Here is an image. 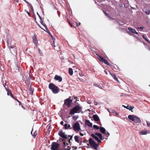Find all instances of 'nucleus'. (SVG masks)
Masks as SVG:
<instances>
[{
  "label": "nucleus",
  "instance_id": "13",
  "mask_svg": "<svg viewBox=\"0 0 150 150\" xmlns=\"http://www.w3.org/2000/svg\"><path fill=\"white\" fill-rule=\"evenodd\" d=\"M85 124L86 125L89 127H92L93 125L92 123L89 120H86Z\"/></svg>",
  "mask_w": 150,
  "mask_h": 150
},
{
  "label": "nucleus",
  "instance_id": "29",
  "mask_svg": "<svg viewBox=\"0 0 150 150\" xmlns=\"http://www.w3.org/2000/svg\"><path fill=\"white\" fill-rule=\"evenodd\" d=\"M93 128L94 129H96L97 130L100 129V127L98 126L95 125H93Z\"/></svg>",
  "mask_w": 150,
  "mask_h": 150
},
{
  "label": "nucleus",
  "instance_id": "4",
  "mask_svg": "<svg viewBox=\"0 0 150 150\" xmlns=\"http://www.w3.org/2000/svg\"><path fill=\"white\" fill-rule=\"evenodd\" d=\"M60 145L56 142H53L51 146V149L52 150H61L59 149Z\"/></svg>",
  "mask_w": 150,
  "mask_h": 150
},
{
  "label": "nucleus",
  "instance_id": "24",
  "mask_svg": "<svg viewBox=\"0 0 150 150\" xmlns=\"http://www.w3.org/2000/svg\"><path fill=\"white\" fill-rule=\"evenodd\" d=\"M142 38L145 40L147 41L150 44V41L146 37L145 35H142Z\"/></svg>",
  "mask_w": 150,
  "mask_h": 150
},
{
  "label": "nucleus",
  "instance_id": "43",
  "mask_svg": "<svg viewBox=\"0 0 150 150\" xmlns=\"http://www.w3.org/2000/svg\"><path fill=\"white\" fill-rule=\"evenodd\" d=\"M37 15H38V17H39L40 20H41V18H41V16H40L39 15V14H38V12H37Z\"/></svg>",
  "mask_w": 150,
  "mask_h": 150
},
{
  "label": "nucleus",
  "instance_id": "55",
  "mask_svg": "<svg viewBox=\"0 0 150 150\" xmlns=\"http://www.w3.org/2000/svg\"><path fill=\"white\" fill-rule=\"evenodd\" d=\"M21 105V107H22V108H23V109H25V107H24V106H23V105H22V104H21V105Z\"/></svg>",
  "mask_w": 150,
  "mask_h": 150
},
{
  "label": "nucleus",
  "instance_id": "38",
  "mask_svg": "<svg viewBox=\"0 0 150 150\" xmlns=\"http://www.w3.org/2000/svg\"><path fill=\"white\" fill-rule=\"evenodd\" d=\"M9 92L10 93V94L11 97L12 98H13L14 99V98H14V96H13V94L12 93L11 91H9Z\"/></svg>",
  "mask_w": 150,
  "mask_h": 150
},
{
  "label": "nucleus",
  "instance_id": "30",
  "mask_svg": "<svg viewBox=\"0 0 150 150\" xmlns=\"http://www.w3.org/2000/svg\"><path fill=\"white\" fill-rule=\"evenodd\" d=\"M78 117V115L74 116L73 117L72 119L73 120H76Z\"/></svg>",
  "mask_w": 150,
  "mask_h": 150
},
{
  "label": "nucleus",
  "instance_id": "39",
  "mask_svg": "<svg viewBox=\"0 0 150 150\" xmlns=\"http://www.w3.org/2000/svg\"><path fill=\"white\" fill-rule=\"evenodd\" d=\"M29 90H30V92H31V93H32V95L33 94V89H32L31 88H30Z\"/></svg>",
  "mask_w": 150,
  "mask_h": 150
},
{
  "label": "nucleus",
  "instance_id": "58",
  "mask_svg": "<svg viewBox=\"0 0 150 150\" xmlns=\"http://www.w3.org/2000/svg\"><path fill=\"white\" fill-rule=\"evenodd\" d=\"M87 103L89 104H91V102L89 101H87Z\"/></svg>",
  "mask_w": 150,
  "mask_h": 150
},
{
  "label": "nucleus",
  "instance_id": "10",
  "mask_svg": "<svg viewBox=\"0 0 150 150\" xmlns=\"http://www.w3.org/2000/svg\"><path fill=\"white\" fill-rule=\"evenodd\" d=\"M128 29L129 30L128 32V33L129 35H130V33H131L139 35L138 33L136 32V30L132 28L131 27H129L128 28Z\"/></svg>",
  "mask_w": 150,
  "mask_h": 150
},
{
  "label": "nucleus",
  "instance_id": "60",
  "mask_svg": "<svg viewBox=\"0 0 150 150\" xmlns=\"http://www.w3.org/2000/svg\"><path fill=\"white\" fill-rule=\"evenodd\" d=\"M84 142V143H87L88 142V140H86L84 142Z\"/></svg>",
  "mask_w": 150,
  "mask_h": 150
},
{
  "label": "nucleus",
  "instance_id": "44",
  "mask_svg": "<svg viewBox=\"0 0 150 150\" xmlns=\"http://www.w3.org/2000/svg\"><path fill=\"white\" fill-rule=\"evenodd\" d=\"M114 78L115 81H117V82H118V79L116 77V76H115V77H114Z\"/></svg>",
  "mask_w": 150,
  "mask_h": 150
},
{
  "label": "nucleus",
  "instance_id": "26",
  "mask_svg": "<svg viewBox=\"0 0 150 150\" xmlns=\"http://www.w3.org/2000/svg\"><path fill=\"white\" fill-rule=\"evenodd\" d=\"M102 62L110 66V64L105 59H104Z\"/></svg>",
  "mask_w": 150,
  "mask_h": 150
},
{
  "label": "nucleus",
  "instance_id": "37",
  "mask_svg": "<svg viewBox=\"0 0 150 150\" xmlns=\"http://www.w3.org/2000/svg\"><path fill=\"white\" fill-rule=\"evenodd\" d=\"M109 73L113 77H115L116 76L115 74L111 73L110 72H109Z\"/></svg>",
  "mask_w": 150,
  "mask_h": 150
},
{
  "label": "nucleus",
  "instance_id": "5",
  "mask_svg": "<svg viewBox=\"0 0 150 150\" xmlns=\"http://www.w3.org/2000/svg\"><path fill=\"white\" fill-rule=\"evenodd\" d=\"M80 110V107L79 105H76L70 111V114L73 115L75 113H77Z\"/></svg>",
  "mask_w": 150,
  "mask_h": 150
},
{
  "label": "nucleus",
  "instance_id": "51",
  "mask_svg": "<svg viewBox=\"0 0 150 150\" xmlns=\"http://www.w3.org/2000/svg\"><path fill=\"white\" fill-rule=\"evenodd\" d=\"M25 11L28 14L29 16L30 15V13L29 12H28V11H26V10H25Z\"/></svg>",
  "mask_w": 150,
  "mask_h": 150
},
{
  "label": "nucleus",
  "instance_id": "59",
  "mask_svg": "<svg viewBox=\"0 0 150 150\" xmlns=\"http://www.w3.org/2000/svg\"><path fill=\"white\" fill-rule=\"evenodd\" d=\"M68 60L69 62L70 63H71V64H73V63L71 61H70V60L68 59Z\"/></svg>",
  "mask_w": 150,
  "mask_h": 150
},
{
  "label": "nucleus",
  "instance_id": "3",
  "mask_svg": "<svg viewBox=\"0 0 150 150\" xmlns=\"http://www.w3.org/2000/svg\"><path fill=\"white\" fill-rule=\"evenodd\" d=\"M89 143L92 147L94 149L97 150L98 147L99 146V144H97L91 138H89L88 140Z\"/></svg>",
  "mask_w": 150,
  "mask_h": 150
},
{
  "label": "nucleus",
  "instance_id": "48",
  "mask_svg": "<svg viewBox=\"0 0 150 150\" xmlns=\"http://www.w3.org/2000/svg\"><path fill=\"white\" fill-rule=\"evenodd\" d=\"M40 20V23H41V24L42 25V24L43 23H43V21H42V18H41V20Z\"/></svg>",
  "mask_w": 150,
  "mask_h": 150
},
{
  "label": "nucleus",
  "instance_id": "45",
  "mask_svg": "<svg viewBox=\"0 0 150 150\" xmlns=\"http://www.w3.org/2000/svg\"><path fill=\"white\" fill-rule=\"evenodd\" d=\"M95 85L97 86V87H98L99 88H100L101 89H102V88H101L100 87V85H98V84H96Z\"/></svg>",
  "mask_w": 150,
  "mask_h": 150
},
{
  "label": "nucleus",
  "instance_id": "6",
  "mask_svg": "<svg viewBox=\"0 0 150 150\" xmlns=\"http://www.w3.org/2000/svg\"><path fill=\"white\" fill-rule=\"evenodd\" d=\"M73 128L75 132L79 131L81 129V128L79 123L76 122L73 125Z\"/></svg>",
  "mask_w": 150,
  "mask_h": 150
},
{
  "label": "nucleus",
  "instance_id": "23",
  "mask_svg": "<svg viewBox=\"0 0 150 150\" xmlns=\"http://www.w3.org/2000/svg\"><path fill=\"white\" fill-rule=\"evenodd\" d=\"M69 73L71 75H72L73 74V70L71 68H69Z\"/></svg>",
  "mask_w": 150,
  "mask_h": 150
},
{
  "label": "nucleus",
  "instance_id": "54",
  "mask_svg": "<svg viewBox=\"0 0 150 150\" xmlns=\"http://www.w3.org/2000/svg\"><path fill=\"white\" fill-rule=\"evenodd\" d=\"M69 136L71 137V138L70 139V140H72V138L73 137V135H72V136L69 135Z\"/></svg>",
  "mask_w": 150,
  "mask_h": 150
},
{
  "label": "nucleus",
  "instance_id": "8",
  "mask_svg": "<svg viewBox=\"0 0 150 150\" xmlns=\"http://www.w3.org/2000/svg\"><path fill=\"white\" fill-rule=\"evenodd\" d=\"M69 97L67 99L64 100V104L66 105L68 107H70L71 105V103H72V100H71Z\"/></svg>",
  "mask_w": 150,
  "mask_h": 150
},
{
  "label": "nucleus",
  "instance_id": "62",
  "mask_svg": "<svg viewBox=\"0 0 150 150\" xmlns=\"http://www.w3.org/2000/svg\"><path fill=\"white\" fill-rule=\"evenodd\" d=\"M114 111H115V110H113L112 111V112L113 113V114H114L115 113V112H114Z\"/></svg>",
  "mask_w": 150,
  "mask_h": 150
},
{
  "label": "nucleus",
  "instance_id": "40",
  "mask_svg": "<svg viewBox=\"0 0 150 150\" xmlns=\"http://www.w3.org/2000/svg\"><path fill=\"white\" fill-rule=\"evenodd\" d=\"M146 12V14L149 15L150 14V10H148Z\"/></svg>",
  "mask_w": 150,
  "mask_h": 150
},
{
  "label": "nucleus",
  "instance_id": "32",
  "mask_svg": "<svg viewBox=\"0 0 150 150\" xmlns=\"http://www.w3.org/2000/svg\"><path fill=\"white\" fill-rule=\"evenodd\" d=\"M52 44H54V47H55V45H54V43H55V39L54 38H52Z\"/></svg>",
  "mask_w": 150,
  "mask_h": 150
},
{
  "label": "nucleus",
  "instance_id": "1",
  "mask_svg": "<svg viewBox=\"0 0 150 150\" xmlns=\"http://www.w3.org/2000/svg\"><path fill=\"white\" fill-rule=\"evenodd\" d=\"M91 136L98 143H101V140H103V139L102 134L97 132H96L95 134H92Z\"/></svg>",
  "mask_w": 150,
  "mask_h": 150
},
{
  "label": "nucleus",
  "instance_id": "21",
  "mask_svg": "<svg viewBox=\"0 0 150 150\" xmlns=\"http://www.w3.org/2000/svg\"><path fill=\"white\" fill-rule=\"evenodd\" d=\"M33 41L35 45H36L38 43V41L37 38L35 36H34L33 38Z\"/></svg>",
  "mask_w": 150,
  "mask_h": 150
},
{
  "label": "nucleus",
  "instance_id": "18",
  "mask_svg": "<svg viewBox=\"0 0 150 150\" xmlns=\"http://www.w3.org/2000/svg\"><path fill=\"white\" fill-rule=\"evenodd\" d=\"M100 132L103 134H104L105 133V129L103 127H100Z\"/></svg>",
  "mask_w": 150,
  "mask_h": 150
},
{
  "label": "nucleus",
  "instance_id": "61",
  "mask_svg": "<svg viewBox=\"0 0 150 150\" xmlns=\"http://www.w3.org/2000/svg\"><path fill=\"white\" fill-rule=\"evenodd\" d=\"M115 21H117V23H118V24L119 25H120V23L119 22H118L116 20H115Z\"/></svg>",
  "mask_w": 150,
  "mask_h": 150
},
{
  "label": "nucleus",
  "instance_id": "15",
  "mask_svg": "<svg viewBox=\"0 0 150 150\" xmlns=\"http://www.w3.org/2000/svg\"><path fill=\"white\" fill-rule=\"evenodd\" d=\"M136 116L134 115H129L128 116V118L133 122L134 120V119Z\"/></svg>",
  "mask_w": 150,
  "mask_h": 150
},
{
  "label": "nucleus",
  "instance_id": "27",
  "mask_svg": "<svg viewBox=\"0 0 150 150\" xmlns=\"http://www.w3.org/2000/svg\"><path fill=\"white\" fill-rule=\"evenodd\" d=\"M38 51L39 53L40 54V56H43V53L42 52L40 51V49L39 48H38Z\"/></svg>",
  "mask_w": 150,
  "mask_h": 150
},
{
  "label": "nucleus",
  "instance_id": "11",
  "mask_svg": "<svg viewBox=\"0 0 150 150\" xmlns=\"http://www.w3.org/2000/svg\"><path fill=\"white\" fill-rule=\"evenodd\" d=\"M133 122L137 125H139L141 122L140 118L137 116H136Z\"/></svg>",
  "mask_w": 150,
  "mask_h": 150
},
{
  "label": "nucleus",
  "instance_id": "64",
  "mask_svg": "<svg viewBox=\"0 0 150 150\" xmlns=\"http://www.w3.org/2000/svg\"><path fill=\"white\" fill-rule=\"evenodd\" d=\"M38 25V26H39L40 28H41L42 29H43L41 28V26H40L39 25Z\"/></svg>",
  "mask_w": 150,
  "mask_h": 150
},
{
  "label": "nucleus",
  "instance_id": "56",
  "mask_svg": "<svg viewBox=\"0 0 150 150\" xmlns=\"http://www.w3.org/2000/svg\"><path fill=\"white\" fill-rule=\"evenodd\" d=\"M80 135L81 136H83L84 135L83 134L81 133H80Z\"/></svg>",
  "mask_w": 150,
  "mask_h": 150
},
{
  "label": "nucleus",
  "instance_id": "47",
  "mask_svg": "<svg viewBox=\"0 0 150 150\" xmlns=\"http://www.w3.org/2000/svg\"><path fill=\"white\" fill-rule=\"evenodd\" d=\"M72 148H73V150H76L77 149V148L76 146H73Z\"/></svg>",
  "mask_w": 150,
  "mask_h": 150
},
{
  "label": "nucleus",
  "instance_id": "19",
  "mask_svg": "<svg viewBox=\"0 0 150 150\" xmlns=\"http://www.w3.org/2000/svg\"><path fill=\"white\" fill-rule=\"evenodd\" d=\"M33 129H32V131L31 132V135L33 136V138H35L36 137V136L37 135V132H38L36 131H35L34 133H33V134H32V131H33Z\"/></svg>",
  "mask_w": 150,
  "mask_h": 150
},
{
  "label": "nucleus",
  "instance_id": "17",
  "mask_svg": "<svg viewBox=\"0 0 150 150\" xmlns=\"http://www.w3.org/2000/svg\"><path fill=\"white\" fill-rule=\"evenodd\" d=\"M64 128L65 129H71V126L69 124L68 125L67 123H65L64 125Z\"/></svg>",
  "mask_w": 150,
  "mask_h": 150
},
{
  "label": "nucleus",
  "instance_id": "36",
  "mask_svg": "<svg viewBox=\"0 0 150 150\" xmlns=\"http://www.w3.org/2000/svg\"><path fill=\"white\" fill-rule=\"evenodd\" d=\"M42 25L45 28V29L46 30V31H47V30L48 29L47 28V27L46 25H45V23H44L42 24Z\"/></svg>",
  "mask_w": 150,
  "mask_h": 150
},
{
  "label": "nucleus",
  "instance_id": "34",
  "mask_svg": "<svg viewBox=\"0 0 150 150\" xmlns=\"http://www.w3.org/2000/svg\"><path fill=\"white\" fill-rule=\"evenodd\" d=\"M14 99L15 100H16L19 103V105H21V102L19 101L16 98H14Z\"/></svg>",
  "mask_w": 150,
  "mask_h": 150
},
{
  "label": "nucleus",
  "instance_id": "63",
  "mask_svg": "<svg viewBox=\"0 0 150 150\" xmlns=\"http://www.w3.org/2000/svg\"><path fill=\"white\" fill-rule=\"evenodd\" d=\"M80 24H81V23H79L78 25L77 24V26H78L80 25Z\"/></svg>",
  "mask_w": 150,
  "mask_h": 150
},
{
  "label": "nucleus",
  "instance_id": "50",
  "mask_svg": "<svg viewBox=\"0 0 150 150\" xmlns=\"http://www.w3.org/2000/svg\"><path fill=\"white\" fill-rule=\"evenodd\" d=\"M114 112H115V114L116 116H118L119 115L115 111H114Z\"/></svg>",
  "mask_w": 150,
  "mask_h": 150
},
{
  "label": "nucleus",
  "instance_id": "41",
  "mask_svg": "<svg viewBox=\"0 0 150 150\" xmlns=\"http://www.w3.org/2000/svg\"><path fill=\"white\" fill-rule=\"evenodd\" d=\"M105 134L107 137H108L110 135V133L108 132H105Z\"/></svg>",
  "mask_w": 150,
  "mask_h": 150
},
{
  "label": "nucleus",
  "instance_id": "35",
  "mask_svg": "<svg viewBox=\"0 0 150 150\" xmlns=\"http://www.w3.org/2000/svg\"><path fill=\"white\" fill-rule=\"evenodd\" d=\"M70 149L71 147L69 146L67 148H65L64 149V150H70Z\"/></svg>",
  "mask_w": 150,
  "mask_h": 150
},
{
  "label": "nucleus",
  "instance_id": "28",
  "mask_svg": "<svg viewBox=\"0 0 150 150\" xmlns=\"http://www.w3.org/2000/svg\"><path fill=\"white\" fill-rule=\"evenodd\" d=\"M45 31L49 34V35H50V36L51 37L52 39L53 38H54L53 37L52 35V34H51L50 33V32L49 30L48 29H47V31Z\"/></svg>",
  "mask_w": 150,
  "mask_h": 150
},
{
  "label": "nucleus",
  "instance_id": "57",
  "mask_svg": "<svg viewBox=\"0 0 150 150\" xmlns=\"http://www.w3.org/2000/svg\"><path fill=\"white\" fill-rule=\"evenodd\" d=\"M9 91H7V95H10V93L9 92Z\"/></svg>",
  "mask_w": 150,
  "mask_h": 150
},
{
  "label": "nucleus",
  "instance_id": "20",
  "mask_svg": "<svg viewBox=\"0 0 150 150\" xmlns=\"http://www.w3.org/2000/svg\"><path fill=\"white\" fill-rule=\"evenodd\" d=\"M98 58L99 60L101 62H102L104 59V58L100 55L97 54Z\"/></svg>",
  "mask_w": 150,
  "mask_h": 150
},
{
  "label": "nucleus",
  "instance_id": "49",
  "mask_svg": "<svg viewBox=\"0 0 150 150\" xmlns=\"http://www.w3.org/2000/svg\"><path fill=\"white\" fill-rule=\"evenodd\" d=\"M137 28L138 29H140L141 30H143L144 29V28L142 27H138Z\"/></svg>",
  "mask_w": 150,
  "mask_h": 150
},
{
  "label": "nucleus",
  "instance_id": "9",
  "mask_svg": "<svg viewBox=\"0 0 150 150\" xmlns=\"http://www.w3.org/2000/svg\"><path fill=\"white\" fill-rule=\"evenodd\" d=\"M58 135L64 139H67V136L63 132V131L62 130L59 131Z\"/></svg>",
  "mask_w": 150,
  "mask_h": 150
},
{
  "label": "nucleus",
  "instance_id": "42",
  "mask_svg": "<svg viewBox=\"0 0 150 150\" xmlns=\"http://www.w3.org/2000/svg\"><path fill=\"white\" fill-rule=\"evenodd\" d=\"M104 72H105V73L106 74H108V72H109V73L110 71H109L108 70H104Z\"/></svg>",
  "mask_w": 150,
  "mask_h": 150
},
{
  "label": "nucleus",
  "instance_id": "33",
  "mask_svg": "<svg viewBox=\"0 0 150 150\" xmlns=\"http://www.w3.org/2000/svg\"><path fill=\"white\" fill-rule=\"evenodd\" d=\"M104 13L105 14V15L107 16H108L109 18H110V16L109 15L108 13H107L105 11H103Z\"/></svg>",
  "mask_w": 150,
  "mask_h": 150
},
{
  "label": "nucleus",
  "instance_id": "31",
  "mask_svg": "<svg viewBox=\"0 0 150 150\" xmlns=\"http://www.w3.org/2000/svg\"><path fill=\"white\" fill-rule=\"evenodd\" d=\"M29 6H30V8H31V11H32V12L33 13H34V11L33 9V6H32V5H31V4H29Z\"/></svg>",
  "mask_w": 150,
  "mask_h": 150
},
{
  "label": "nucleus",
  "instance_id": "16",
  "mask_svg": "<svg viewBox=\"0 0 150 150\" xmlns=\"http://www.w3.org/2000/svg\"><path fill=\"white\" fill-rule=\"evenodd\" d=\"M148 130H141L139 132V133L140 135H146L147 133Z\"/></svg>",
  "mask_w": 150,
  "mask_h": 150
},
{
  "label": "nucleus",
  "instance_id": "14",
  "mask_svg": "<svg viewBox=\"0 0 150 150\" xmlns=\"http://www.w3.org/2000/svg\"><path fill=\"white\" fill-rule=\"evenodd\" d=\"M93 118L95 121L98 122V121L100 119L99 117L97 115H93Z\"/></svg>",
  "mask_w": 150,
  "mask_h": 150
},
{
  "label": "nucleus",
  "instance_id": "46",
  "mask_svg": "<svg viewBox=\"0 0 150 150\" xmlns=\"http://www.w3.org/2000/svg\"><path fill=\"white\" fill-rule=\"evenodd\" d=\"M94 104L95 105H97L98 104V102L96 101L95 100H94Z\"/></svg>",
  "mask_w": 150,
  "mask_h": 150
},
{
  "label": "nucleus",
  "instance_id": "7",
  "mask_svg": "<svg viewBox=\"0 0 150 150\" xmlns=\"http://www.w3.org/2000/svg\"><path fill=\"white\" fill-rule=\"evenodd\" d=\"M11 41L12 40L9 37V38H8V40L7 41L8 46L10 49V48H13L14 49L15 51H16V48L15 47V46L14 45H11Z\"/></svg>",
  "mask_w": 150,
  "mask_h": 150
},
{
  "label": "nucleus",
  "instance_id": "25",
  "mask_svg": "<svg viewBox=\"0 0 150 150\" xmlns=\"http://www.w3.org/2000/svg\"><path fill=\"white\" fill-rule=\"evenodd\" d=\"M75 140L76 142L78 143H80L79 140V137L77 136H75L74 137Z\"/></svg>",
  "mask_w": 150,
  "mask_h": 150
},
{
  "label": "nucleus",
  "instance_id": "12",
  "mask_svg": "<svg viewBox=\"0 0 150 150\" xmlns=\"http://www.w3.org/2000/svg\"><path fill=\"white\" fill-rule=\"evenodd\" d=\"M54 79L55 80L58 81L59 82L62 81V78L61 76L56 75L54 77Z\"/></svg>",
  "mask_w": 150,
  "mask_h": 150
},
{
  "label": "nucleus",
  "instance_id": "2",
  "mask_svg": "<svg viewBox=\"0 0 150 150\" xmlns=\"http://www.w3.org/2000/svg\"><path fill=\"white\" fill-rule=\"evenodd\" d=\"M49 88L54 94L57 93L59 91V88L52 83H50L49 84Z\"/></svg>",
  "mask_w": 150,
  "mask_h": 150
},
{
  "label": "nucleus",
  "instance_id": "53",
  "mask_svg": "<svg viewBox=\"0 0 150 150\" xmlns=\"http://www.w3.org/2000/svg\"><path fill=\"white\" fill-rule=\"evenodd\" d=\"M26 3H27V4H28L29 5V4H30V3H29V2H28V1H26V0H25V1H24Z\"/></svg>",
  "mask_w": 150,
  "mask_h": 150
},
{
  "label": "nucleus",
  "instance_id": "22",
  "mask_svg": "<svg viewBox=\"0 0 150 150\" xmlns=\"http://www.w3.org/2000/svg\"><path fill=\"white\" fill-rule=\"evenodd\" d=\"M134 108V107L129 106V105H127L126 107V108L127 109L129 110H130L132 111V110Z\"/></svg>",
  "mask_w": 150,
  "mask_h": 150
},
{
  "label": "nucleus",
  "instance_id": "52",
  "mask_svg": "<svg viewBox=\"0 0 150 150\" xmlns=\"http://www.w3.org/2000/svg\"><path fill=\"white\" fill-rule=\"evenodd\" d=\"M60 124L61 125H63L64 126V125H63V124H64V122L63 121H62L60 123Z\"/></svg>",
  "mask_w": 150,
  "mask_h": 150
}]
</instances>
